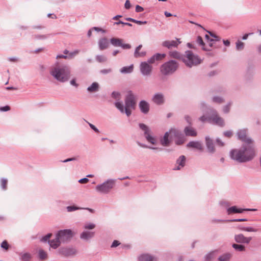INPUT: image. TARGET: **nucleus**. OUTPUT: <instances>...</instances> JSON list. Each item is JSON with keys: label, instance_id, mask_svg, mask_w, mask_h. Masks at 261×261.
<instances>
[{"label": "nucleus", "instance_id": "52", "mask_svg": "<svg viewBox=\"0 0 261 261\" xmlns=\"http://www.w3.org/2000/svg\"><path fill=\"white\" fill-rule=\"evenodd\" d=\"M186 158L184 155H180V167L185 165Z\"/></svg>", "mask_w": 261, "mask_h": 261}, {"label": "nucleus", "instance_id": "61", "mask_svg": "<svg viewBox=\"0 0 261 261\" xmlns=\"http://www.w3.org/2000/svg\"><path fill=\"white\" fill-rule=\"evenodd\" d=\"M144 10V9L143 7L139 5H137L136 6V11L137 12H141Z\"/></svg>", "mask_w": 261, "mask_h": 261}, {"label": "nucleus", "instance_id": "25", "mask_svg": "<svg viewBox=\"0 0 261 261\" xmlns=\"http://www.w3.org/2000/svg\"><path fill=\"white\" fill-rule=\"evenodd\" d=\"M48 243L50 245V246L54 248V249H57L58 247L60 246L61 243L59 241V240L57 239V236L56 235V238L54 240H53L50 241H48Z\"/></svg>", "mask_w": 261, "mask_h": 261}, {"label": "nucleus", "instance_id": "50", "mask_svg": "<svg viewBox=\"0 0 261 261\" xmlns=\"http://www.w3.org/2000/svg\"><path fill=\"white\" fill-rule=\"evenodd\" d=\"M51 234V233H48L47 234H46V236H45L44 237H43L41 239V241L42 242H46V241H50L49 240V238H50Z\"/></svg>", "mask_w": 261, "mask_h": 261}, {"label": "nucleus", "instance_id": "29", "mask_svg": "<svg viewBox=\"0 0 261 261\" xmlns=\"http://www.w3.org/2000/svg\"><path fill=\"white\" fill-rule=\"evenodd\" d=\"M197 43L202 46V49L204 50H210V49L205 47V44L203 41V39L201 36H198L196 40Z\"/></svg>", "mask_w": 261, "mask_h": 261}, {"label": "nucleus", "instance_id": "42", "mask_svg": "<svg viewBox=\"0 0 261 261\" xmlns=\"http://www.w3.org/2000/svg\"><path fill=\"white\" fill-rule=\"evenodd\" d=\"M170 56L172 58L178 59L179 58V53L177 51H170Z\"/></svg>", "mask_w": 261, "mask_h": 261}, {"label": "nucleus", "instance_id": "23", "mask_svg": "<svg viewBox=\"0 0 261 261\" xmlns=\"http://www.w3.org/2000/svg\"><path fill=\"white\" fill-rule=\"evenodd\" d=\"M244 211V208H239L236 206H233L227 209L228 215L236 213H242Z\"/></svg>", "mask_w": 261, "mask_h": 261}, {"label": "nucleus", "instance_id": "60", "mask_svg": "<svg viewBox=\"0 0 261 261\" xmlns=\"http://www.w3.org/2000/svg\"><path fill=\"white\" fill-rule=\"evenodd\" d=\"M124 7L126 9H129L130 8L131 4H130L129 1L126 0L125 1V4H124Z\"/></svg>", "mask_w": 261, "mask_h": 261}, {"label": "nucleus", "instance_id": "41", "mask_svg": "<svg viewBox=\"0 0 261 261\" xmlns=\"http://www.w3.org/2000/svg\"><path fill=\"white\" fill-rule=\"evenodd\" d=\"M213 101L214 102L218 103H221L224 102L223 99L219 96H215L213 98Z\"/></svg>", "mask_w": 261, "mask_h": 261}, {"label": "nucleus", "instance_id": "1", "mask_svg": "<svg viewBox=\"0 0 261 261\" xmlns=\"http://www.w3.org/2000/svg\"><path fill=\"white\" fill-rule=\"evenodd\" d=\"M231 158L239 163H245L251 161L255 156L253 143L243 145L240 149H233L230 152Z\"/></svg>", "mask_w": 261, "mask_h": 261}, {"label": "nucleus", "instance_id": "16", "mask_svg": "<svg viewBox=\"0 0 261 261\" xmlns=\"http://www.w3.org/2000/svg\"><path fill=\"white\" fill-rule=\"evenodd\" d=\"M184 132L186 136L190 137H196L197 133L195 128L192 125L187 126L185 127Z\"/></svg>", "mask_w": 261, "mask_h": 261}, {"label": "nucleus", "instance_id": "55", "mask_svg": "<svg viewBox=\"0 0 261 261\" xmlns=\"http://www.w3.org/2000/svg\"><path fill=\"white\" fill-rule=\"evenodd\" d=\"M123 42H121V45H120V46H121L123 49H129L131 47V46L129 44H124L122 43Z\"/></svg>", "mask_w": 261, "mask_h": 261}, {"label": "nucleus", "instance_id": "4", "mask_svg": "<svg viewBox=\"0 0 261 261\" xmlns=\"http://www.w3.org/2000/svg\"><path fill=\"white\" fill-rule=\"evenodd\" d=\"M174 141L175 143L179 144V133L177 129H171L168 132H166L163 138L160 140L161 143L164 146H168L170 143Z\"/></svg>", "mask_w": 261, "mask_h": 261}, {"label": "nucleus", "instance_id": "48", "mask_svg": "<svg viewBox=\"0 0 261 261\" xmlns=\"http://www.w3.org/2000/svg\"><path fill=\"white\" fill-rule=\"evenodd\" d=\"M231 103L229 102L223 107V111L224 113H228L230 110V107Z\"/></svg>", "mask_w": 261, "mask_h": 261}, {"label": "nucleus", "instance_id": "7", "mask_svg": "<svg viewBox=\"0 0 261 261\" xmlns=\"http://www.w3.org/2000/svg\"><path fill=\"white\" fill-rule=\"evenodd\" d=\"M178 64L174 61H169L163 64L160 68L161 72L164 75L173 73L177 69Z\"/></svg>", "mask_w": 261, "mask_h": 261}, {"label": "nucleus", "instance_id": "63", "mask_svg": "<svg viewBox=\"0 0 261 261\" xmlns=\"http://www.w3.org/2000/svg\"><path fill=\"white\" fill-rule=\"evenodd\" d=\"M88 181H89L88 178L85 177V178H83L80 179L79 180V182L81 184H85V183H87V182H88Z\"/></svg>", "mask_w": 261, "mask_h": 261}, {"label": "nucleus", "instance_id": "3", "mask_svg": "<svg viewBox=\"0 0 261 261\" xmlns=\"http://www.w3.org/2000/svg\"><path fill=\"white\" fill-rule=\"evenodd\" d=\"M136 105V96L132 91H128L126 92L125 98V107L124 108L122 103L120 101L115 102V107L120 111L121 113L125 112L127 116L131 114V110L134 109Z\"/></svg>", "mask_w": 261, "mask_h": 261}, {"label": "nucleus", "instance_id": "5", "mask_svg": "<svg viewBox=\"0 0 261 261\" xmlns=\"http://www.w3.org/2000/svg\"><path fill=\"white\" fill-rule=\"evenodd\" d=\"M182 61L186 65L189 67L196 66L201 63V59L197 55H194L192 51L187 50L184 55Z\"/></svg>", "mask_w": 261, "mask_h": 261}, {"label": "nucleus", "instance_id": "54", "mask_svg": "<svg viewBox=\"0 0 261 261\" xmlns=\"http://www.w3.org/2000/svg\"><path fill=\"white\" fill-rule=\"evenodd\" d=\"M112 69L111 68H109L101 70L100 72L102 74H106L110 73Z\"/></svg>", "mask_w": 261, "mask_h": 261}, {"label": "nucleus", "instance_id": "21", "mask_svg": "<svg viewBox=\"0 0 261 261\" xmlns=\"http://www.w3.org/2000/svg\"><path fill=\"white\" fill-rule=\"evenodd\" d=\"M178 42H179V41L178 39H177L176 41H165L162 43V45L170 49L172 47H177L178 44Z\"/></svg>", "mask_w": 261, "mask_h": 261}, {"label": "nucleus", "instance_id": "46", "mask_svg": "<svg viewBox=\"0 0 261 261\" xmlns=\"http://www.w3.org/2000/svg\"><path fill=\"white\" fill-rule=\"evenodd\" d=\"M112 96L116 99H119L120 98V93L117 91H114L112 93Z\"/></svg>", "mask_w": 261, "mask_h": 261}, {"label": "nucleus", "instance_id": "62", "mask_svg": "<svg viewBox=\"0 0 261 261\" xmlns=\"http://www.w3.org/2000/svg\"><path fill=\"white\" fill-rule=\"evenodd\" d=\"M216 142L217 145L220 146H223L224 145V143L220 139L217 138L216 139Z\"/></svg>", "mask_w": 261, "mask_h": 261}, {"label": "nucleus", "instance_id": "24", "mask_svg": "<svg viewBox=\"0 0 261 261\" xmlns=\"http://www.w3.org/2000/svg\"><path fill=\"white\" fill-rule=\"evenodd\" d=\"M139 260L140 261H155L156 259L153 256L147 254H142L140 255L139 257Z\"/></svg>", "mask_w": 261, "mask_h": 261}, {"label": "nucleus", "instance_id": "27", "mask_svg": "<svg viewBox=\"0 0 261 261\" xmlns=\"http://www.w3.org/2000/svg\"><path fill=\"white\" fill-rule=\"evenodd\" d=\"M134 66L133 65H130L128 66H125L122 67L120 69V72L123 74L129 73L132 72L133 71Z\"/></svg>", "mask_w": 261, "mask_h": 261}, {"label": "nucleus", "instance_id": "28", "mask_svg": "<svg viewBox=\"0 0 261 261\" xmlns=\"http://www.w3.org/2000/svg\"><path fill=\"white\" fill-rule=\"evenodd\" d=\"M99 89V85L97 83L94 82L91 86L88 87L87 90L90 92L97 91Z\"/></svg>", "mask_w": 261, "mask_h": 261}, {"label": "nucleus", "instance_id": "8", "mask_svg": "<svg viewBox=\"0 0 261 261\" xmlns=\"http://www.w3.org/2000/svg\"><path fill=\"white\" fill-rule=\"evenodd\" d=\"M208 122L221 127L225 125L224 119L219 116L217 112L214 109L210 110Z\"/></svg>", "mask_w": 261, "mask_h": 261}, {"label": "nucleus", "instance_id": "10", "mask_svg": "<svg viewBox=\"0 0 261 261\" xmlns=\"http://www.w3.org/2000/svg\"><path fill=\"white\" fill-rule=\"evenodd\" d=\"M139 127L144 132V135L146 140L152 144H155L156 143V139L155 137L152 135L150 128L145 124L143 123H140L139 124Z\"/></svg>", "mask_w": 261, "mask_h": 261}, {"label": "nucleus", "instance_id": "45", "mask_svg": "<svg viewBox=\"0 0 261 261\" xmlns=\"http://www.w3.org/2000/svg\"><path fill=\"white\" fill-rule=\"evenodd\" d=\"M209 118H210V116H206L205 115H203L199 118V120L203 123H204L206 121H207L208 122Z\"/></svg>", "mask_w": 261, "mask_h": 261}, {"label": "nucleus", "instance_id": "32", "mask_svg": "<svg viewBox=\"0 0 261 261\" xmlns=\"http://www.w3.org/2000/svg\"><path fill=\"white\" fill-rule=\"evenodd\" d=\"M20 255L22 261H30L31 258V255L29 253H22Z\"/></svg>", "mask_w": 261, "mask_h": 261}, {"label": "nucleus", "instance_id": "59", "mask_svg": "<svg viewBox=\"0 0 261 261\" xmlns=\"http://www.w3.org/2000/svg\"><path fill=\"white\" fill-rule=\"evenodd\" d=\"M208 33L210 34L211 36L215 38L214 39V41H219L220 40V38L218 36L215 35V34H213L210 32L208 31Z\"/></svg>", "mask_w": 261, "mask_h": 261}, {"label": "nucleus", "instance_id": "37", "mask_svg": "<svg viewBox=\"0 0 261 261\" xmlns=\"http://www.w3.org/2000/svg\"><path fill=\"white\" fill-rule=\"evenodd\" d=\"M153 56H154L156 61H160V60H162L163 59H164L165 57L166 54L157 53V54H154Z\"/></svg>", "mask_w": 261, "mask_h": 261}, {"label": "nucleus", "instance_id": "34", "mask_svg": "<svg viewBox=\"0 0 261 261\" xmlns=\"http://www.w3.org/2000/svg\"><path fill=\"white\" fill-rule=\"evenodd\" d=\"M232 247L238 251H244L245 250V247L244 245L241 244H233L232 245Z\"/></svg>", "mask_w": 261, "mask_h": 261}, {"label": "nucleus", "instance_id": "2", "mask_svg": "<svg viewBox=\"0 0 261 261\" xmlns=\"http://www.w3.org/2000/svg\"><path fill=\"white\" fill-rule=\"evenodd\" d=\"M50 74L58 81L64 83L70 77L71 70L67 64L57 63L50 70Z\"/></svg>", "mask_w": 261, "mask_h": 261}, {"label": "nucleus", "instance_id": "36", "mask_svg": "<svg viewBox=\"0 0 261 261\" xmlns=\"http://www.w3.org/2000/svg\"><path fill=\"white\" fill-rule=\"evenodd\" d=\"M244 229V231L247 232H257L259 230L258 228L253 227H246Z\"/></svg>", "mask_w": 261, "mask_h": 261}, {"label": "nucleus", "instance_id": "20", "mask_svg": "<svg viewBox=\"0 0 261 261\" xmlns=\"http://www.w3.org/2000/svg\"><path fill=\"white\" fill-rule=\"evenodd\" d=\"M206 145L208 151L210 153H214L215 151L213 140L209 137H205Z\"/></svg>", "mask_w": 261, "mask_h": 261}, {"label": "nucleus", "instance_id": "64", "mask_svg": "<svg viewBox=\"0 0 261 261\" xmlns=\"http://www.w3.org/2000/svg\"><path fill=\"white\" fill-rule=\"evenodd\" d=\"M70 84L75 87L78 86V84L76 83V80L75 79H72L70 81Z\"/></svg>", "mask_w": 261, "mask_h": 261}, {"label": "nucleus", "instance_id": "38", "mask_svg": "<svg viewBox=\"0 0 261 261\" xmlns=\"http://www.w3.org/2000/svg\"><path fill=\"white\" fill-rule=\"evenodd\" d=\"M96 59L100 63L105 62L107 60V57L103 55H97L96 57Z\"/></svg>", "mask_w": 261, "mask_h": 261}, {"label": "nucleus", "instance_id": "6", "mask_svg": "<svg viewBox=\"0 0 261 261\" xmlns=\"http://www.w3.org/2000/svg\"><path fill=\"white\" fill-rule=\"evenodd\" d=\"M115 184V180L109 179L102 184H98L95 187L96 191L103 194H107L110 192Z\"/></svg>", "mask_w": 261, "mask_h": 261}, {"label": "nucleus", "instance_id": "22", "mask_svg": "<svg viewBox=\"0 0 261 261\" xmlns=\"http://www.w3.org/2000/svg\"><path fill=\"white\" fill-rule=\"evenodd\" d=\"M109 44V41L106 38H102L98 41V46L100 50H102L107 48Z\"/></svg>", "mask_w": 261, "mask_h": 261}, {"label": "nucleus", "instance_id": "9", "mask_svg": "<svg viewBox=\"0 0 261 261\" xmlns=\"http://www.w3.org/2000/svg\"><path fill=\"white\" fill-rule=\"evenodd\" d=\"M57 239L61 243H67L73 237V233L70 229H64L59 231L57 233Z\"/></svg>", "mask_w": 261, "mask_h": 261}, {"label": "nucleus", "instance_id": "47", "mask_svg": "<svg viewBox=\"0 0 261 261\" xmlns=\"http://www.w3.org/2000/svg\"><path fill=\"white\" fill-rule=\"evenodd\" d=\"M1 246L2 248L6 250H7L9 248V244L6 240L2 242Z\"/></svg>", "mask_w": 261, "mask_h": 261}, {"label": "nucleus", "instance_id": "26", "mask_svg": "<svg viewBox=\"0 0 261 261\" xmlns=\"http://www.w3.org/2000/svg\"><path fill=\"white\" fill-rule=\"evenodd\" d=\"M142 47V45H139L135 49V53H134V56L136 58L138 57H144L146 55L145 51H141L139 52V50Z\"/></svg>", "mask_w": 261, "mask_h": 261}, {"label": "nucleus", "instance_id": "58", "mask_svg": "<svg viewBox=\"0 0 261 261\" xmlns=\"http://www.w3.org/2000/svg\"><path fill=\"white\" fill-rule=\"evenodd\" d=\"M89 125L91 127V129H92L96 133H99V130L92 124L89 123Z\"/></svg>", "mask_w": 261, "mask_h": 261}, {"label": "nucleus", "instance_id": "19", "mask_svg": "<svg viewBox=\"0 0 261 261\" xmlns=\"http://www.w3.org/2000/svg\"><path fill=\"white\" fill-rule=\"evenodd\" d=\"M139 107L142 113L147 114L149 112V105L147 101L145 100L141 101L139 104Z\"/></svg>", "mask_w": 261, "mask_h": 261}, {"label": "nucleus", "instance_id": "35", "mask_svg": "<svg viewBox=\"0 0 261 261\" xmlns=\"http://www.w3.org/2000/svg\"><path fill=\"white\" fill-rule=\"evenodd\" d=\"M244 43L243 42L238 40L236 42V49H237V50H243L244 49Z\"/></svg>", "mask_w": 261, "mask_h": 261}, {"label": "nucleus", "instance_id": "53", "mask_svg": "<svg viewBox=\"0 0 261 261\" xmlns=\"http://www.w3.org/2000/svg\"><path fill=\"white\" fill-rule=\"evenodd\" d=\"M224 135L228 138H230L232 135V133L231 130H227L224 132Z\"/></svg>", "mask_w": 261, "mask_h": 261}, {"label": "nucleus", "instance_id": "13", "mask_svg": "<svg viewBox=\"0 0 261 261\" xmlns=\"http://www.w3.org/2000/svg\"><path fill=\"white\" fill-rule=\"evenodd\" d=\"M152 67L146 62H142L140 65V69L143 75H149L151 74Z\"/></svg>", "mask_w": 261, "mask_h": 261}, {"label": "nucleus", "instance_id": "49", "mask_svg": "<svg viewBox=\"0 0 261 261\" xmlns=\"http://www.w3.org/2000/svg\"><path fill=\"white\" fill-rule=\"evenodd\" d=\"M80 208H81L74 206H68L67 207V210L68 212H72Z\"/></svg>", "mask_w": 261, "mask_h": 261}, {"label": "nucleus", "instance_id": "43", "mask_svg": "<svg viewBox=\"0 0 261 261\" xmlns=\"http://www.w3.org/2000/svg\"><path fill=\"white\" fill-rule=\"evenodd\" d=\"M8 180L6 178H2L1 179V187L2 188L5 190L7 188V184Z\"/></svg>", "mask_w": 261, "mask_h": 261}, {"label": "nucleus", "instance_id": "44", "mask_svg": "<svg viewBox=\"0 0 261 261\" xmlns=\"http://www.w3.org/2000/svg\"><path fill=\"white\" fill-rule=\"evenodd\" d=\"M214 257V253L213 252H211V253H209L208 254H207L205 257H204V259H205V261H210L212 259V258H213Z\"/></svg>", "mask_w": 261, "mask_h": 261}, {"label": "nucleus", "instance_id": "39", "mask_svg": "<svg viewBox=\"0 0 261 261\" xmlns=\"http://www.w3.org/2000/svg\"><path fill=\"white\" fill-rule=\"evenodd\" d=\"M95 227V224L92 223H86L84 226V228L85 229H93Z\"/></svg>", "mask_w": 261, "mask_h": 261}, {"label": "nucleus", "instance_id": "56", "mask_svg": "<svg viewBox=\"0 0 261 261\" xmlns=\"http://www.w3.org/2000/svg\"><path fill=\"white\" fill-rule=\"evenodd\" d=\"M155 61H156V60L155 59L154 56H152L151 58H150L149 59H148V60L146 62H147L148 63L150 64H153Z\"/></svg>", "mask_w": 261, "mask_h": 261}, {"label": "nucleus", "instance_id": "18", "mask_svg": "<svg viewBox=\"0 0 261 261\" xmlns=\"http://www.w3.org/2000/svg\"><path fill=\"white\" fill-rule=\"evenodd\" d=\"M95 232L85 230L80 234V238L83 240L88 241L94 237Z\"/></svg>", "mask_w": 261, "mask_h": 261}, {"label": "nucleus", "instance_id": "11", "mask_svg": "<svg viewBox=\"0 0 261 261\" xmlns=\"http://www.w3.org/2000/svg\"><path fill=\"white\" fill-rule=\"evenodd\" d=\"M247 129H241L238 130L237 135L238 139L241 140L242 142L245 143V144H250L253 143L252 140L247 137Z\"/></svg>", "mask_w": 261, "mask_h": 261}, {"label": "nucleus", "instance_id": "51", "mask_svg": "<svg viewBox=\"0 0 261 261\" xmlns=\"http://www.w3.org/2000/svg\"><path fill=\"white\" fill-rule=\"evenodd\" d=\"M227 221L229 222H243L247 221V219H229Z\"/></svg>", "mask_w": 261, "mask_h": 261}, {"label": "nucleus", "instance_id": "40", "mask_svg": "<svg viewBox=\"0 0 261 261\" xmlns=\"http://www.w3.org/2000/svg\"><path fill=\"white\" fill-rule=\"evenodd\" d=\"M184 119L188 124V126H191L192 125V119L190 116L186 115L184 116Z\"/></svg>", "mask_w": 261, "mask_h": 261}, {"label": "nucleus", "instance_id": "12", "mask_svg": "<svg viewBox=\"0 0 261 261\" xmlns=\"http://www.w3.org/2000/svg\"><path fill=\"white\" fill-rule=\"evenodd\" d=\"M58 252L65 256H70L76 254L77 250L73 247H62L58 250Z\"/></svg>", "mask_w": 261, "mask_h": 261}, {"label": "nucleus", "instance_id": "57", "mask_svg": "<svg viewBox=\"0 0 261 261\" xmlns=\"http://www.w3.org/2000/svg\"><path fill=\"white\" fill-rule=\"evenodd\" d=\"M10 108L8 106H6L5 107H0V111L2 112H6L10 110Z\"/></svg>", "mask_w": 261, "mask_h": 261}, {"label": "nucleus", "instance_id": "15", "mask_svg": "<svg viewBox=\"0 0 261 261\" xmlns=\"http://www.w3.org/2000/svg\"><path fill=\"white\" fill-rule=\"evenodd\" d=\"M152 101L156 105H163L165 102L164 96L162 93H155L152 97Z\"/></svg>", "mask_w": 261, "mask_h": 261}, {"label": "nucleus", "instance_id": "31", "mask_svg": "<svg viewBox=\"0 0 261 261\" xmlns=\"http://www.w3.org/2000/svg\"><path fill=\"white\" fill-rule=\"evenodd\" d=\"M111 44L114 46H120L123 40L121 39L113 38L110 40Z\"/></svg>", "mask_w": 261, "mask_h": 261}, {"label": "nucleus", "instance_id": "17", "mask_svg": "<svg viewBox=\"0 0 261 261\" xmlns=\"http://www.w3.org/2000/svg\"><path fill=\"white\" fill-rule=\"evenodd\" d=\"M187 146L188 148H195L200 151H202L203 149L201 142L197 141H192L189 142L187 144Z\"/></svg>", "mask_w": 261, "mask_h": 261}, {"label": "nucleus", "instance_id": "30", "mask_svg": "<svg viewBox=\"0 0 261 261\" xmlns=\"http://www.w3.org/2000/svg\"><path fill=\"white\" fill-rule=\"evenodd\" d=\"M231 257V254L229 253H226L220 256L218 258L219 261H229Z\"/></svg>", "mask_w": 261, "mask_h": 261}, {"label": "nucleus", "instance_id": "33", "mask_svg": "<svg viewBox=\"0 0 261 261\" xmlns=\"http://www.w3.org/2000/svg\"><path fill=\"white\" fill-rule=\"evenodd\" d=\"M38 256L40 259L44 260L47 258V254L43 250L40 249L38 250Z\"/></svg>", "mask_w": 261, "mask_h": 261}, {"label": "nucleus", "instance_id": "14", "mask_svg": "<svg viewBox=\"0 0 261 261\" xmlns=\"http://www.w3.org/2000/svg\"><path fill=\"white\" fill-rule=\"evenodd\" d=\"M251 240V237H246L242 233L234 236V240L238 243L249 244Z\"/></svg>", "mask_w": 261, "mask_h": 261}]
</instances>
